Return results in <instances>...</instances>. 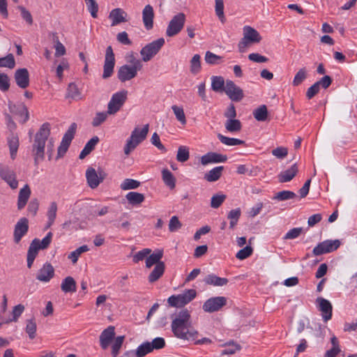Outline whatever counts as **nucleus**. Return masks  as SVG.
<instances>
[{
  "mask_svg": "<svg viewBox=\"0 0 357 357\" xmlns=\"http://www.w3.org/2000/svg\"><path fill=\"white\" fill-rule=\"evenodd\" d=\"M190 314L187 310H183L175 315L172 322V330L174 335L180 339L193 341L196 344L210 343L206 337L198 339V332L190 328Z\"/></svg>",
  "mask_w": 357,
  "mask_h": 357,
  "instance_id": "f257e3e1",
  "label": "nucleus"
},
{
  "mask_svg": "<svg viewBox=\"0 0 357 357\" xmlns=\"http://www.w3.org/2000/svg\"><path fill=\"white\" fill-rule=\"evenodd\" d=\"M50 135V125L49 123H43L36 132L32 146V152L34 156V164L38 166L40 161L45 158V144Z\"/></svg>",
  "mask_w": 357,
  "mask_h": 357,
  "instance_id": "f03ea898",
  "label": "nucleus"
},
{
  "mask_svg": "<svg viewBox=\"0 0 357 357\" xmlns=\"http://www.w3.org/2000/svg\"><path fill=\"white\" fill-rule=\"evenodd\" d=\"M114 330V327L110 326L100 333V345L102 349H107L111 345L112 355L116 357L119 353L125 337L123 335L115 337Z\"/></svg>",
  "mask_w": 357,
  "mask_h": 357,
  "instance_id": "7ed1b4c3",
  "label": "nucleus"
},
{
  "mask_svg": "<svg viewBox=\"0 0 357 357\" xmlns=\"http://www.w3.org/2000/svg\"><path fill=\"white\" fill-rule=\"evenodd\" d=\"M149 126L146 124L142 129L135 128L131 132L130 137L127 139L123 151L126 155H129L141 142L146 137L149 132Z\"/></svg>",
  "mask_w": 357,
  "mask_h": 357,
  "instance_id": "20e7f679",
  "label": "nucleus"
},
{
  "mask_svg": "<svg viewBox=\"0 0 357 357\" xmlns=\"http://www.w3.org/2000/svg\"><path fill=\"white\" fill-rule=\"evenodd\" d=\"M164 45L165 39L163 38H158L146 45L140 51L142 61L144 62L149 61L159 52Z\"/></svg>",
  "mask_w": 357,
  "mask_h": 357,
  "instance_id": "39448f33",
  "label": "nucleus"
},
{
  "mask_svg": "<svg viewBox=\"0 0 357 357\" xmlns=\"http://www.w3.org/2000/svg\"><path fill=\"white\" fill-rule=\"evenodd\" d=\"M196 294L195 289H187L182 294L171 296L169 297L167 302L172 307H183L192 301Z\"/></svg>",
  "mask_w": 357,
  "mask_h": 357,
  "instance_id": "423d86ee",
  "label": "nucleus"
},
{
  "mask_svg": "<svg viewBox=\"0 0 357 357\" xmlns=\"http://www.w3.org/2000/svg\"><path fill=\"white\" fill-rule=\"evenodd\" d=\"M77 128V123H72L67 131L63 135L61 144L58 148L57 158L63 156V155L67 152L71 142L75 137Z\"/></svg>",
  "mask_w": 357,
  "mask_h": 357,
  "instance_id": "0eeeda50",
  "label": "nucleus"
},
{
  "mask_svg": "<svg viewBox=\"0 0 357 357\" xmlns=\"http://www.w3.org/2000/svg\"><path fill=\"white\" fill-rule=\"evenodd\" d=\"M127 91H121L114 93L107 105V113L109 114H114L124 105L127 99Z\"/></svg>",
  "mask_w": 357,
  "mask_h": 357,
  "instance_id": "6e6552de",
  "label": "nucleus"
},
{
  "mask_svg": "<svg viewBox=\"0 0 357 357\" xmlns=\"http://www.w3.org/2000/svg\"><path fill=\"white\" fill-rule=\"evenodd\" d=\"M185 15L183 13L174 15L170 20L166 31V35L172 37L177 35L183 28Z\"/></svg>",
  "mask_w": 357,
  "mask_h": 357,
  "instance_id": "1a4fd4ad",
  "label": "nucleus"
},
{
  "mask_svg": "<svg viewBox=\"0 0 357 357\" xmlns=\"http://www.w3.org/2000/svg\"><path fill=\"white\" fill-rule=\"evenodd\" d=\"M339 240H326L319 243L314 248L312 253L314 256H319L324 254L332 252L336 250L340 246Z\"/></svg>",
  "mask_w": 357,
  "mask_h": 357,
  "instance_id": "9d476101",
  "label": "nucleus"
},
{
  "mask_svg": "<svg viewBox=\"0 0 357 357\" xmlns=\"http://www.w3.org/2000/svg\"><path fill=\"white\" fill-rule=\"evenodd\" d=\"M114 54L113 52L112 46H108L106 49L105 63L103 66V79H107L112 76L114 72Z\"/></svg>",
  "mask_w": 357,
  "mask_h": 357,
  "instance_id": "9b49d317",
  "label": "nucleus"
},
{
  "mask_svg": "<svg viewBox=\"0 0 357 357\" xmlns=\"http://www.w3.org/2000/svg\"><path fill=\"white\" fill-rule=\"evenodd\" d=\"M8 105L10 112L18 116L20 123H24L29 120V113L24 103L15 104L11 101H8Z\"/></svg>",
  "mask_w": 357,
  "mask_h": 357,
  "instance_id": "f8f14e48",
  "label": "nucleus"
},
{
  "mask_svg": "<svg viewBox=\"0 0 357 357\" xmlns=\"http://www.w3.org/2000/svg\"><path fill=\"white\" fill-rule=\"evenodd\" d=\"M227 303L224 296L212 297L206 300L203 305V310L206 312H214L220 310Z\"/></svg>",
  "mask_w": 357,
  "mask_h": 357,
  "instance_id": "ddd939ff",
  "label": "nucleus"
},
{
  "mask_svg": "<svg viewBox=\"0 0 357 357\" xmlns=\"http://www.w3.org/2000/svg\"><path fill=\"white\" fill-rule=\"evenodd\" d=\"M0 177L2 180L7 183V184L12 188L16 189L18 186V181L16 179V175L13 170L10 169L8 166H0Z\"/></svg>",
  "mask_w": 357,
  "mask_h": 357,
  "instance_id": "4468645a",
  "label": "nucleus"
},
{
  "mask_svg": "<svg viewBox=\"0 0 357 357\" xmlns=\"http://www.w3.org/2000/svg\"><path fill=\"white\" fill-rule=\"evenodd\" d=\"M225 93L232 101H239L243 98V91L234 82L227 79L225 82Z\"/></svg>",
  "mask_w": 357,
  "mask_h": 357,
  "instance_id": "2eb2a0df",
  "label": "nucleus"
},
{
  "mask_svg": "<svg viewBox=\"0 0 357 357\" xmlns=\"http://www.w3.org/2000/svg\"><path fill=\"white\" fill-rule=\"evenodd\" d=\"M139 70H140L136 68V67L125 64L119 68L117 77L121 82H125L135 78L137 75V72Z\"/></svg>",
  "mask_w": 357,
  "mask_h": 357,
  "instance_id": "dca6fc26",
  "label": "nucleus"
},
{
  "mask_svg": "<svg viewBox=\"0 0 357 357\" xmlns=\"http://www.w3.org/2000/svg\"><path fill=\"white\" fill-rule=\"evenodd\" d=\"M29 221L26 218H20L15 225L14 229V242L18 243L22 238L28 232Z\"/></svg>",
  "mask_w": 357,
  "mask_h": 357,
  "instance_id": "f3484780",
  "label": "nucleus"
},
{
  "mask_svg": "<svg viewBox=\"0 0 357 357\" xmlns=\"http://www.w3.org/2000/svg\"><path fill=\"white\" fill-rule=\"evenodd\" d=\"M316 303L319 305V309L321 312L324 321L327 322L332 317L333 306L331 303L322 297H318Z\"/></svg>",
  "mask_w": 357,
  "mask_h": 357,
  "instance_id": "a211bd4d",
  "label": "nucleus"
},
{
  "mask_svg": "<svg viewBox=\"0 0 357 357\" xmlns=\"http://www.w3.org/2000/svg\"><path fill=\"white\" fill-rule=\"evenodd\" d=\"M17 85L21 89H26L29 85V73L26 68L17 69L14 75Z\"/></svg>",
  "mask_w": 357,
  "mask_h": 357,
  "instance_id": "6ab92c4d",
  "label": "nucleus"
},
{
  "mask_svg": "<svg viewBox=\"0 0 357 357\" xmlns=\"http://www.w3.org/2000/svg\"><path fill=\"white\" fill-rule=\"evenodd\" d=\"M54 275V268L51 264L47 262L39 270L36 279L39 281L47 282Z\"/></svg>",
  "mask_w": 357,
  "mask_h": 357,
  "instance_id": "aec40b11",
  "label": "nucleus"
},
{
  "mask_svg": "<svg viewBox=\"0 0 357 357\" xmlns=\"http://www.w3.org/2000/svg\"><path fill=\"white\" fill-rule=\"evenodd\" d=\"M227 160V157L226 155L209 152L201 158V162L202 165H206L209 163L225 162Z\"/></svg>",
  "mask_w": 357,
  "mask_h": 357,
  "instance_id": "412c9836",
  "label": "nucleus"
},
{
  "mask_svg": "<svg viewBox=\"0 0 357 357\" xmlns=\"http://www.w3.org/2000/svg\"><path fill=\"white\" fill-rule=\"evenodd\" d=\"M154 11L153 7L148 4L145 6L142 10V20L144 27L150 30L153 26Z\"/></svg>",
  "mask_w": 357,
  "mask_h": 357,
  "instance_id": "4be33fe9",
  "label": "nucleus"
},
{
  "mask_svg": "<svg viewBox=\"0 0 357 357\" xmlns=\"http://www.w3.org/2000/svg\"><path fill=\"white\" fill-rule=\"evenodd\" d=\"M298 172V165L294 163L290 168L282 171L278 176L280 183H287L291 181Z\"/></svg>",
  "mask_w": 357,
  "mask_h": 357,
  "instance_id": "5701e85b",
  "label": "nucleus"
},
{
  "mask_svg": "<svg viewBox=\"0 0 357 357\" xmlns=\"http://www.w3.org/2000/svg\"><path fill=\"white\" fill-rule=\"evenodd\" d=\"M31 194V191L28 184H26L22 189H20L17 197L18 210H22L25 207L30 197Z\"/></svg>",
  "mask_w": 357,
  "mask_h": 357,
  "instance_id": "b1692460",
  "label": "nucleus"
},
{
  "mask_svg": "<svg viewBox=\"0 0 357 357\" xmlns=\"http://www.w3.org/2000/svg\"><path fill=\"white\" fill-rule=\"evenodd\" d=\"M127 16L126 13L121 8L113 9L109 15V19L112 20V26L117 25L121 22H126V17Z\"/></svg>",
  "mask_w": 357,
  "mask_h": 357,
  "instance_id": "393cba45",
  "label": "nucleus"
},
{
  "mask_svg": "<svg viewBox=\"0 0 357 357\" xmlns=\"http://www.w3.org/2000/svg\"><path fill=\"white\" fill-rule=\"evenodd\" d=\"M86 178L89 186L92 188H96L100 183L98 180V173L93 167H89L86 171Z\"/></svg>",
  "mask_w": 357,
  "mask_h": 357,
  "instance_id": "a878e982",
  "label": "nucleus"
},
{
  "mask_svg": "<svg viewBox=\"0 0 357 357\" xmlns=\"http://www.w3.org/2000/svg\"><path fill=\"white\" fill-rule=\"evenodd\" d=\"M261 40V36L256 29L250 26H247V47L258 44Z\"/></svg>",
  "mask_w": 357,
  "mask_h": 357,
  "instance_id": "bb28decb",
  "label": "nucleus"
},
{
  "mask_svg": "<svg viewBox=\"0 0 357 357\" xmlns=\"http://www.w3.org/2000/svg\"><path fill=\"white\" fill-rule=\"evenodd\" d=\"M204 282L207 284L222 287L228 283V280L225 278H220L215 274H209L206 276L204 280Z\"/></svg>",
  "mask_w": 357,
  "mask_h": 357,
  "instance_id": "cd10ccee",
  "label": "nucleus"
},
{
  "mask_svg": "<svg viewBox=\"0 0 357 357\" xmlns=\"http://www.w3.org/2000/svg\"><path fill=\"white\" fill-rule=\"evenodd\" d=\"M163 257L162 250H156L153 253L150 254L146 259V267L150 268L152 266L162 262L160 260Z\"/></svg>",
  "mask_w": 357,
  "mask_h": 357,
  "instance_id": "c85d7f7f",
  "label": "nucleus"
},
{
  "mask_svg": "<svg viewBox=\"0 0 357 357\" xmlns=\"http://www.w3.org/2000/svg\"><path fill=\"white\" fill-rule=\"evenodd\" d=\"M61 289L64 293H73L77 290L76 282L71 276L65 278L61 284Z\"/></svg>",
  "mask_w": 357,
  "mask_h": 357,
  "instance_id": "c756f323",
  "label": "nucleus"
},
{
  "mask_svg": "<svg viewBox=\"0 0 357 357\" xmlns=\"http://www.w3.org/2000/svg\"><path fill=\"white\" fill-rule=\"evenodd\" d=\"M165 265L164 262L158 263L149 275V281L153 283L157 281L164 273Z\"/></svg>",
  "mask_w": 357,
  "mask_h": 357,
  "instance_id": "7c9ffc66",
  "label": "nucleus"
},
{
  "mask_svg": "<svg viewBox=\"0 0 357 357\" xmlns=\"http://www.w3.org/2000/svg\"><path fill=\"white\" fill-rule=\"evenodd\" d=\"M162 179L170 190H173L176 186V178L173 174L168 169H163L162 170Z\"/></svg>",
  "mask_w": 357,
  "mask_h": 357,
  "instance_id": "2f4dec72",
  "label": "nucleus"
},
{
  "mask_svg": "<svg viewBox=\"0 0 357 357\" xmlns=\"http://www.w3.org/2000/svg\"><path fill=\"white\" fill-rule=\"evenodd\" d=\"M98 142L99 138L97 136H94L90 140H89L79 153V159H84L87 155H89L94 149Z\"/></svg>",
  "mask_w": 357,
  "mask_h": 357,
  "instance_id": "473e14b6",
  "label": "nucleus"
},
{
  "mask_svg": "<svg viewBox=\"0 0 357 357\" xmlns=\"http://www.w3.org/2000/svg\"><path fill=\"white\" fill-rule=\"evenodd\" d=\"M224 167L222 166H218L213 168L208 172L205 174L204 179L208 182H214L218 181L222 173Z\"/></svg>",
  "mask_w": 357,
  "mask_h": 357,
  "instance_id": "72a5a7b5",
  "label": "nucleus"
},
{
  "mask_svg": "<svg viewBox=\"0 0 357 357\" xmlns=\"http://www.w3.org/2000/svg\"><path fill=\"white\" fill-rule=\"evenodd\" d=\"M225 82L222 76H213L211 77V89L216 92L225 91Z\"/></svg>",
  "mask_w": 357,
  "mask_h": 357,
  "instance_id": "f704fd0d",
  "label": "nucleus"
},
{
  "mask_svg": "<svg viewBox=\"0 0 357 357\" xmlns=\"http://www.w3.org/2000/svg\"><path fill=\"white\" fill-rule=\"evenodd\" d=\"M241 215L239 208L231 210L227 214V219L229 220V229H233L237 225Z\"/></svg>",
  "mask_w": 357,
  "mask_h": 357,
  "instance_id": "c9c22d12",
  "label": "nucleus"
},
{
  "mask_svg": "<svg viewBox=\"0 0 357 357\" xmlns=\"http://www.w3.org/2000/svg\"><path fill=\"white\" fill-rule=\"evenodd\" d=\"M190 70L193 75H197L202 70L201 56L199 54H195L190 61Z\"/></svg>",
  "mask_w": 357,
  "mask_h": 357,
  "instance_id": "e433bc0d",
  "label": "nucleus"
},
{
  "mask_svg": "<svg viewBox=\"0 0 357 357\" xmlns=\"http://www.w3.org/2000/svg\"><path fill=\"white\" fill-rule=\"evenodd\" d=\"M129 204L132 205L139 204L144 202L145 197L143 194L137 192H130L126 196Z\"/></svg>",
  "mask_w": 357,
  "mask_h": 357,
  "instance_id": "4c0bfd02",
  "label": "nucleus"
},
{
  "mask_svg": "<svg viewBox=\"0 0 357 357\" xmlns=\"http://www.w3.org/2000/svg\"><path fill=\"white\" fill-rule=\"evenodd\" d=\"M331 342L332 347L326 352L324 357H335L340 352L337 338L335 336H333L331 339Z\"/></svg>",
  "mask_w": 357,
  "mask_h": 357,
  "instance_id": "58836bf2",
  "label": "nucleus"
},
{
  "mask_svg": "<svg viewBox=\"0 0 357 357\" xmlns=\"http://www.w3.org/2000/svg\"><path fill=\"white\" fill-rule=\"evenodd\" d=\"M8 143L10 149V157L12 159H15L19 147V139L17 136L13 135L11 137L8 138Z\"/></svg>",
  "mask_w": 357,
  "mask_h": 357,
  "instance_id": "ea45409f",
  "label": "nucleus"
},
{
  "mask_svg": "<svg viewBox=\"0 0 357 357\" xmlns=\"http://www.w3.org/2000/svg\"><path fill=\"white\" fill-rule=\"evenodd\" d=\"M225 126L229 132H238L241 128V123L239 120L235 119V118L230 119L226 121Z\"/></svg>",
  "mask_w": 357,
  "mask_h": 357,
  "instance_id": "a19ab883",
  "label": "nucleus"
},
{
  "mask_svg": "<svg viewBox=\"0 0 357 357\" xmlns=\"http://www.w3.org/2000/svg\"><path fill=\"white\" fill-rule=\"evenodd\" d=\"M67 97L74 100L81 99V92L75 83H70L67 89Z\"/></svg>",
  "mask_w": 357,
  "mask_h": 357,
  "instance_id": "79ce46f5",
  "label": "nucleus"
},
{
  "mask_svg": "<svg viewBox=\"0 0 357 357\" xmlns=\"http://www.w3.org/2000/svg\"><path fill=\"white\" fill-rule=\"evenodd\" d=\"M296 197V195L292 191L282 190L277 192L273 199L278 201H286L288 199H294Z\"/></svg>",
  "mask_w": 357,
  "mask_h": 357,
  "instance_id": "37998d69",
  "label": "nucleus"
},
{
  "mask_svg": "<svg viewBox=\"0 0 357 357\" xmlns=\"http://www.w3.org/2000/svg\"><path fill=\"white\" fill-rule=\"evenodd\" d=\"M253 116L258 121H264L266 120L268 116L267 108L265 105H261L259 107L255 109L253 112Z\"/></svg>",
  "mask_w": 357,
  "mask_h": 357,
  "instance_id": "c03bdc74",
  "label": "nucleus"
},
{
  "mask_svg": "<svg viewBox=\"0 0 357 357\" xmlns=\"http://www.w3.org/2000/svg\"><path fill=\"white\" fill-rule=\"evenodd\" d=\"M140 185V182L132 178H126L120 185L121 189L123 190L136 189Z\"/></svg>",
  "mask_w": 357,
  "mask_h": 357,
  "instance_id": "a18cd8bd",
  "label": "nucleus"
},
{
  "mask_svg": "<svg viewBox=\"0 0 357 357\" xmlns=\"http://www.w3.org/2000/svg\"><path fill=\"white\" fill-rule=\"evenodd\" d=\"M89 247L86 245H82L77 248L75 250L70 252L68 255V259L72 261L73 264H75L77 261L80 255L89 251Z\"/></svg>",
  "mask_w": 357,
  "mask_h": 357,
  "instance_id": "49530a36",
  "label": "nucleus"
},
{
  "mask_svg": "<svg viewBox=\"0 0 357 357\" xmlns=\"http://www.w3.org/2000/svg\"><path fill=\"white\" fill-rule=\"evenodd\" d=\"M15 66V61L14 56L12 54H8L7 56L0 58V67L13 69Z\"/></svg>",
  "mask_w": 357,
  "mask_h": 357,
  "instance_id": "de8ad7c7",
  "label": "nucleus"
},
{
  "mask_svg": "<svg viewBox=\"0 0 357 357\" xmlns=\"http://www.w3.org/2000/svg\"><path fill=\"white\" fill-rule=\"evenodd\" d=\"M241 347L238 344H235L234 342H229L225 345L221 350L222 355H233L236 351L240 350Z\"/></svg>",
  "mask_w": 357,
  "mask_h": 357,
  "instance_id": "09e8293b",
  "label": "nucleus"
},
{
  "mask_svg": "<svg viewBox=\"0 0 357 357\" xmlns=\"http://www.w3.org/2000/svg\"><path fill=\"white\" fill-rule=\"evenodd\" d=\"M152 351L149 342H143L136 349V357H144Z\"/></svg>",
  "mask_w": 357,
  "mask_h": 357,
  "instance_id": "8fccbe9b",
  "label": "nucleus"
},
{
  "mask_svg": "<svg viewBox=\"0 0 357 357\" xmlns=\"http://www.w3.org/2000/svg\"><path fill=\"white\" fill-rule=\"evenodd\" d=\"M218 139L224 144L227 146H236L238 144H241L243 143L242 140H240L236 138H231L228 137H225L222 134L218 135Z\"/></svg>",
  "mask_w": 357,
  "mask_h": 357,
  "instance_id": "3c124183",
  "label": "nucleus"
},
{
  "mask_svg": "<svg viewBox=\"0 0 357 357\" xmlns=\"http://www.w3.org/2000/svg\"><path fill=\"white\" fill-rule=\"evenodd\" d=\"M190 157L189 149L186 146H181L178 149L176 160L178 162H186Z\"/></svg>",
  "mask_w": 357,
  "mask_h": 357,
  "instance_id": "603ef678",
  "label": "nucleus"
},
{
  "mask_svg": "<svg viewBox=\"0 0 357 357\" xmlns=\"http://www.w3.org/2000/svg\"><path fill=\"white\" fill-rule=\"evenodd\" d=\"M205 61L210 65H217L222 62V57L207 51L205 54Z\"/></svg>",
  "mask_w": 357,
  "mask_h": 357,
  "instance_id": "864d4df0",
  "label": "nucleus"
},
{
  "mask_svg": "<svg viewBox=\"0 0 357 357\" xmlns=\"http://www.w3.org/2000/svg\"><path fill=\"white\" fill-rule=\"evenodd\" d=\"M172 109L176 116V119L182 124L185 125L186 123V118L183 111V109L177 105H173Z\"/></svg>",
  "mask_w": 357,
  "mask_h": 357,
  "instance_id": "5fc2aeb1",
  "label": "nucleus"
},
{
  "mask_svg": "<svg viewBox=\"0 0 357 357\" xmlns=\"http://www.w3.org/2000/svg\"><path fill=\"white\" fill-rule=\"evenodd\" d=\"M108 114L109 113H107V112L96 113V116L92 120L91 125L93 127H98L106 121Z\"/></svg>",
  "mask_w": 357,
  "mask_h": 357,
  "instance_id": "6e6d98bb",
  "label": "nucleus"
},
{
  "mask_svg": "<svg viewBox=\"0 0 357 357\" xmlns=\"http://www.w3.org/2000/svg\"><path fill=\"white\" fill-rule=\"evenodd\" d=\"M307 77V71L305 68H301L297 73L296 74L294 80L293 85L298 86L300 85Z\"/></svg>",
  "mask_w": 357,
  "mask_h": 357,
  "instance_id": "4d7b16f0",
  "label": "nucleus"
},
{
  "mask_svg": "<svg viewBox=\"0 0 357 357\" xmlns=\"http://www.w3.org/2000/svg\"><path fill=\"white\" fill-rule=\"evenodd\" d=\"M151 253V250L149 248H144L142 250L136 252L132 257V261L135 263H138L140 261L146 259L147 256Z\"/></svg>",
  "mask_w": 357,
  "mask_h": 357,
  "instance_id": "13d9d810",
  "label": "nucleus"
},
{
  "mask_svg": "<svg viewBox=\"0 0 357 357\" xmlns=\"http://www.w3.org/2000/svg\"><path fill=\"white\" fill-rule=\"evenodd\" d=\"M126 59L128 63H130L129 66L132 67H136V68L142 70V63L141 60L136 58L134 52H130L126 56Z\"/></svg>",
  "mask_w": 357,
  "mask_h": 357,
  "instance_id": "bf43d9fd",
  "label": "nucleus"
},
{
  "mask_svg": "<svg viewBox=\"0 0 357 357\" xmlns=\"http://www.w3.org/2000/svg\"><path fill=\"white\" fill-rule=\"evenodd\" d=\"M53 234L50 231L47 234V235L40 241L38 238H35L38 241V246L40 247V250L46 249L52 242Z\"/></svg>",
  "mask_w": 357,
  "mask_h": 357,
  "instance_id": "052dcab7",
  "label": "nucleus"
},
{
  "mask_svg": "<svg viewBox=\"0 0 357 357\" xmlns=\"http://www.w3.org/2000/svg\"><path fill=\"white\" fill-rule=\"evenodd\" d=\"M87 9L93 18L97 17L98 11V5L95 0H84Z\"/></svg>",
  "mask_w": 357,
  "mask_h": 357,
  "instance_id": "680f3d73",
  "label": "nucleus"
},
{
  "mask_svg": "<svg viewBox=\"0 0 357 357\" xmlns=\"http://www.w3.org/2000/svg\"><path fill=\"white\" fill-rule=\"evenodd\" d=\"M10 88V78L8 76L0 72V90L3 92L7 91Z\"/></svg>",
  "mask_w": 357,
  "mask_h": 357,
  "instance_id": "e2e57ef3",
  "label": "nucleus"
},
{
  "mask_svg": "<svg viewBox=\"0 0 357 357\" xmlns=\"http://www.w3.org/2000/svg\"><path fill=\"white\" fill-rule=\"evenodd\" d=\"M226 196L225 195H215L211 197V206L213 208H218L221 206Z\"/></svg>",
  "mask_w": 357,
  "mask_h": 357,
  "instance_id": "0e129e2a",
  "label": "nucleus"
},
{
  "mask_svg": "<svg viewBox=\"0 0 357 357\" xmlns=\"http://www.w3.org/2000/svg\"><path fill=\"white\" fill-rule=\"evenodd\" d=\"M182 224L179 221L177 216H172L169 222V230L171 232H174L181 229Z\"/></svg>",
  "mask_w": 357,
  "mask_h": 357,
  "instance_id": "69168bd1",
  "label": "nucleus"
},
{
  "mask_svg": "<svg viewBox=\"0 0 357 357\" xmlns=\"http://www.w3.org/2000/svg\"><path fill=\"white\" fill-rule=\"evenodd\" d=\"M57 213V204L55 202L50 203L47 212V220L55 221Z\"/></svg>",
  "mask_w": 357,
  "mask_h": 357,
  "instance_id": "338daca9",
  "label": "nucleus"
},
{
  "mask_svg": "<svg viewBox=\"0 0 357 357\" xmlns=\"http://www.w3.org/2000/svg\"><path fill=\"white\" fill-rule=\"evenodd\" d=\"M38 241L36 240H33L30 244L27 252V257L35 259L38 255V252L40 249V247L38 246Z\"/></svg>",
  "mask_w": 357,
  "mask_h": 357,
  "instance_id": "774afa93",
  "label": "nucleus"
}]
</instances>
